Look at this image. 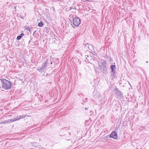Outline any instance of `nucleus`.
<instances>
[{
	"label": "nucleus",
	"instance_id": "nucleus-1",
	"mask_svg": "<svg viewBox=\"0 0 149 149\" xmlns=\"http://www.w3.org/2000/svg\"><path fill=\"white\" fill-rule=\"evenodd\" d=\"M0 80L2 84V88L7 90L11 88L12 83L11 82L4 79H0Z\"/></svg>",
	"mask_w": 149,
	"mask_h": 149
},
{
	"label": "nucleus",
	"instance_id": "nucleus-2",
	"mask_svg": "<svg viewBox=\"0 0 149 149\" xmlns=\"http://www.w3.org/2000/svg\"><path fill=\"white\" fill-rule=\"evenodd\" d=\"M81 21L79 17H75L73 19V24L75 26H78L80 24Z\"/></svg>",
	"mask_w": 149,
	"mask_h": 149
},
{
	"label": "nucleus",
	"instance_id": "nucleus-3",
	"mask_svg": "<svg viewBox=\"0 0 149 149\" xmlns=\"http://www.w3.org/2000/svg\"><path fill=\"white\" fill-rule=\"evenodd\" d=\"M100 70L105 75L108 74V70L107 69L106 66L102 67H99Z\"/></svg>",
	"mask_w": 149,
	"mask_h": 149
},
{
	"label": "nucleus",
	"instance_id": "nucleus-4",
	"mask_svg": "<svg viewBox=\"0 0 149 149\" xmlns=\"http://www.w3.org/2000/svg\"><path fill=\"white\" fill-rule=\"evenodd\" d=\"M109 136H110V138H113L114 139H117V133L115 131H113L110 134Z\"/></svg>",
	"mask_w": 149,
	"mask_h": 149
},
{
	"label": "nucleus",
	"instance_id": "nucleus-5",
	"mask_svg": "<svg viewBox=\"0 0 149 149\" xmlns=\"http://www.w3.org/2000/svg\"><path fill=\"white\" fill-rule=\"evenodd\" d=\"M99 64V67H102L106 66L107 63L106 61L104 60H102Z\"/></svg>",
	"mask_w": 149,
	"mask_h": 149
},
{
	"label": "nucleus",
	"instance_id": "nucleus-6",
	"mask_svg": "<svg viewBox=\"0 0 149 149\" xmlns=\"http://www.w3.org/2000/svg\"><path fill=\"white\" fill-rule=\"evenodd\" d=\"M46 69L43 66H42L41 67H38L37 69V70L39 72L42 73L44 72V70Z\"/></svg>",
	"mask_w": 149,
	"mask_h": 149
},
{
	"label": "nucleus",
	"instance_id": "nucleus-7",
	"mask_svg": "<svg viewBox=\"0 0 149 149\" xmlns=\"http://www.w3.org/2000/svg\"><path fill=\"white\" fill-rule=\"evenodd\" d=\"M114 91L117 95H118L119 96H121L122 95L120 91H119L117 88H116V89L114 90Z\"/></svg>",
	"mask_w": 149,
	"mask_h": 149
},
{
	"label": "nucleus",
	"instance_id": "nucleus-8",
	"mask_svg": "<svg viewBox=\"0 0 149 149\" xmlns=\"http://www.w3.org/2000/svg\"><path fill=\"white\" fill-rule=\"evenodd\" d=\"M111 76L110 77H112V79L115 78L116 76V74L115 73V71H113V72H111Z\"/></svg>",
	"mask_w": 149,
	"mask_h": 149
},
{
	"label": "nucleus",
	"instance_id": "nucleus-9",
	"mask_svg": "<svg viewBox=\"0 0 149 149\" xmlns=\"http://www.w3.org/2000/svg\"><path fill=\"white\" fill-rule=\"evenodd\" d=\"M116 65H111L110 66V68L111 70V72H113L116 71Z\"/></svg>",
	"mask_w": 149,
	"mask_h": 149
},
{
	"label": "nucleus",
	"instance_id": "nucleus-10",
	"mask_svg": "<svg viewBox=\"0 0 149 149\" xmlns=\"http://www.w3.org/2000/svg\"><path fill=\"white\" fill-rule=\"evenodd\" d=\"M24 34L23 33H21L20 35L18 36L17 37V40H20L23 36H24Z\"/></svg>",
	"mask_w": 149,
	"mask_h": 149
},
{
	"label": "nucleus",
	"instance_id": "nucleus-11",
	"mask_svg": "<svg viewBox=\"0 0 149 149\" xmlns=\"http://www.w3.org/2000/svg\"><path fill=\"white\" fill-rule=\"evenodd\" d=\"M26 116V115H21L19 116H17V118H16V119H17V120H18L21 119H22L24 118H25Z\"/></svg>",
	"mask_w": 149,
	"mask_h": 149
},
{
	"label": "nucleus",
	"instance_id": "nucleus-12",
	"mask_svg": "<svg viewBox=\"0 0 149 149\" xmlns=\"http://www.w3.org/2000/svg\"><path fill=\"white\" fill-rule=\"evenodd\" d=\"M88 44L87 43V44H85V46H87V45H88V47L89 48V49L91 51H92L91 48H93V46L91 45V44H89V45H88Z\"/></svg>",
	"mask_w": 149,
	"mask_h": 149
},
{
	"label": "nucleus",
	"instance_id": "nucleus-13",
	"mask_svg": "<svg viewBox=\"0 0 149 149\" xmlns=\"http://www.w3.org/2000/svg\"><path fill=\"white\" fill-rule=\"evenodd\" d=\"M17 120V119H16V118H14L13 119H11L8 120V122H12L14 121Z\"/></svg>",
	"mask_w": 149,
	"mask_h": 149
},
{
	"label": "nucleus",
	"instance_id": "nucleus-14",
	"mask_svg": "<svg viewBox=\"0 0 149 149\" xmlns=\"http://www.w3.org/2000/svg\"><path fill=\"white\" fill-rule=\"evenodd\" d=\"M49 31V29L48 27H45L44 29V31L46 32L47 33H48Z\"/></svg>",
	"mask_w": 149,
	"mask_h": 149
},
{
	"label": "nucleus",
	"instance_id": "nucleus-15",
	"mask_svg": "<svg viewBox=\"0 0 149 149\" xmlns=\"http://www.w3.org/2000/svg\"><path fill=\"white\" fill-rule=\"evenodd\" d=\"M51 59L47 58L45 62L48 65L49 64V63H50V62H51Z\"/></svg>",
	"mask_w": 149,
	"mask_h": 149
},
{
	"label": "nucleus",
	"instance_id": "nucleus-16",
	"mask_svg": "<svg viewBox=\"0 0 149 149\" xmlns=\"http://www.w3.org/2000/svg\"><path fill=\"white\" fill-rule=\"evenodd\" d=\"M38 25L40 27H42L43 25L42 22H40L38 23Z\"/></svg>",
	"mask_w": 149,
	"mask_h": 149
},
{
	"label": "nucleus",
	"instance_id": "nucleus-17",
	"mask_svg": "<svg viewBox=\"0 0 149 149\" xmlns=\"http://www.w3.org/2000/svg\"><path fill=\"white\" fill-rule=\"evenodd\" d=\"M26 29L29 31L30 32H31L33 30L32 29H31V27H29V26H27L26 27Z\"/></svg>",
	"mask_w": 149,
	"mask_h": 149
},
{
	"label": "nucleus",
	"instance_id": "nucleus-18",
	"mask_svg": "<svg viewBox=\"0 0 149 149\" xmlns=\"http://www.w3.org/2000/svg\"><path fill=\"white\" fill-rule=\"evenodd\" d=\"M47 64L45 62L44 63L42 64V66H43V67H45V68H47Z\"/></svg>",
	"mask_w": 149,
	"mask_h": 149
},
{
	"label": "nucleus",
	"instance_id": "nucleus-19",
	"mask_svg": "<svg viewBox=\"0 0 149 149\" xmlns=\"http://www.w3.org/2000/svg\"><path fill=\"white\" fill-rule=\"evenodd\" d=\"M8 120H4L3 121H1L0 123V124H4L6 123H8Z\"/></svg>",
	"mask_w": 149,
	"mask_h": 149
},
{
	"label": "nucleus",
	"instance_id": "nucleus-20",
	"mask_svg": "<svg viewBox=\"0 0 149 149\" xmlns=\"http://www.w3.org/2000/svg\"><path fill=\"white\" fill-rule=\"evenodd\" d=\"M110 135H107V136H106L105 137L106 138V139H109V138H110Z\"/></svg>",
	"mask_w": 149,
	"mask_h": 149
},
{
	"label": "nucleus",
	"instance_id": "nucleus-21",
	"mask_svg": "<svg viewBox=\"0 0 149 149\" xmlns=\"http://www.w3.org/2000/svg\"><path fill=\"white\" fill-rule=\"evenodd\" d=\"M92 53L94 55H97V54L95 51L94 52Z\"/></svg>",
	"mask_w": 149,
	"mask_h": 149
},
{
	"label": "nucleus",
	"instance_id": "nucleus-22",
	"mask_svg": "<svg viewBox=\"0 0 149 149\" xmlns=\"http://www.w3.org/2000/svg\"><path fill=\"white\" fill-rule=\"evenodd\" d=\"M36 31H37L36 30L34 31V32L33 33V35L35 34V33L36 32Z\"/></svg>",
	"mask_w": 149,
	"mask_h": 149
},
{
	"label": "nucleus",
	"instance_id": "nucleus-23",
	"mask_svg": "<svg viewBox=\"0 0 149 149\" xmlns=\"http://www.w3.org/2000/svg\"><path fill=\"white\" fill-rule=\"evenodd\" d=\"M86 110H88V107L87 108H84Z\"/></svg>",
	"mask_w": 149,
	"mask_h": 149
},
{
	"label": "nucleus",
	"instance_id": "nucleus-24",
	"mask_svg": "<svg viewBox=\"0 0 149 149\" xmlns=\"http://www.w3.org/2000/svg\"><path fill=\"white\" fill-rule=\"evenodd\" d=\"M56 60L57 61H59V59L58 58L56 59Z\"/></svg>",
	"mask_w": 149,
	"mask_h": 149
},
{
	"label": "nucleus",
	"instance_id": "nucleus-25",
	"mask_svg": "<svg viewBox=\"0 0 149 149\" xmlns=\"http://www.w3.org/2000/svg\"><path fill=\"white\" fill-rule=\"evenodd\" d=\"M50 63L51 64H52V61L51 60V62H50Z\"/></svg>",
	"mask_w": 149,
	"mask_h": 149
},
{
	"label": "nucleus",
	"instance_id": "nucleus-26",
	"mask_svg": "<svg viewBox=\"0 0 149 149\" xmlns=\"http://www.w3.org/2000/svg\"><path fill=\"white\" fill-rule=\"evenodd\" d=\"M19 17H20L21 18H22V17L21 16H20Z\"/></svg>",
	"mask_w": 149,
	"mask_h": 149
},
{
	"label": "nucleus",
	"instance_id": "nucleus-27",
	"mask_svg": "<svg viewBox=\"0 0 149 149\" xmlns=\"http://www.w3.org/2000/svg\"><path fill=\"white\" fill-rule=\"evenodd\" d=\"M33 60H31V62H32V63H33Z\"/></svg>",
	"mask_w": 149,
	"mask_h": 149
},
{
	"label": "nucleus",
	"instance_id": "nucleus-28",
	"mask_svg": "<svg viewBox=\"0 0 149 149\" xmlns=\"http://www.w3.org/2000/svg\"><path fill=\"white\" fill-rule=\"evenodd\" d=\"M110 60H111V59H112V58H111V57H110Z\"/></svg>",
	"mask_w": 149,
	"mask_h": 149
},
{
	"label": "nucleus",
	"instance_id": "nucleus-29",
	"mask_svg": "<svg viewBox=\"0 0 149 149\" xmlns=\"http://www.w3.org/2000/svg\"><path fill=\"white\" fill-rule=\"evenodd\" d=\"M86 56H87V57H88V55H86Z\"/></svg>",
	"mask_w": 149,
	"mask_h": 149
},
{
	"label": "nucleus",
	"instance_id": "nucleus-30",
	"mask_svg": "<svg viewBox=\"0 0 149 149\" xmlns=\"http://www.w3.org/2000/svg\"><path fill=\"white\" fill-rule=\"evenodd\" d=\"M86 56H87V57H88V55H86Z\"/></svg>",
	"mask_w": 149,
	"mask_h": 149
},
{
	"label": "nucleus",
	"instance_id": "nucleus-31",
	"mask_svg": "<svg viewBox=\"0 0 149 149\" xmlns=\"http://www.w3.org/2000/svg\"><path fill=\"white\" fill-rule=\"evenodd\" d=\"M31 40H30L29 42V44Z\"/></svg>",
	"mask_w": 149,
	"mask_h": 149
},
{
	"label": "nucleus",
	"instance_id": "nucleus-32",
	"mask_svg": "<svg viewBox=\"0 0 149 149\" xmlns=\"http://www.w3.org/2000/svg\"><path fill=\"white\" fill-rule=\"evenodd\" d=\"M14 9H15L16 8V7H14Z\"/></svg>",
	"mask_w": 149,
	"mask_h": 149
},
{
	"label": "nucleus",
	"instance_id": "nucleus-33",
	"mask_svg": "<svg viewBox=\"0 0 149 149\" xmlns=\"http://www.w3.org/2000/svg\"><path fill=\"white\" fill-rule=\"evenodd\" d=\"M53 8V10L54 11V10H55V8Z\"/></svg>",
	"mask_w": 149,
	"mask_h": 149
},
{
	"label": "nucleus",
	"instance_id": "nucleus-34",
	"mask_svg": "<svg viewBox=\"0 0 149 149\" xmlns=\"http://www.w3.org/2000/svg\"><path fill=\"white\" fill-rule=\"evenodd\" d=\"M70 9H71V8H71V7H70Z\"/></svg>",
	"mask_w": 149,
	"mask_h": 149
},
{
	"label": "nucleus",
	"instance_id": "nucleus-35",
	"mask_svg": "<svg viewBox=\"0 0 149 149\" xmlns=\"http://www.w3.org/2000/svg\"><path fill=\"white\" fill-rule=\"evenodd\" d=\"M70 9H71V8H71V7H70Z\"/></svg>",
	"mask_w": 149,
	"mask_h": 149
},
{
	"label": "nucleus",
	"instance_id": "nucleus-36",
	"mask_svg": "<svg viewBox=\"0 0 149 149\" xmlns=\"http://www.w3.org/2000/svg\"><path fill=\"white\" fill-rule=\"evenodd\" d=\"M86 99L87 100V98H86Z\"/></svg>",
	"mask_w": 149,
	"mask_h": 149
},
{
	"label": "nucleus",
	"instance_id": "nucleus-37",
	"mask_svg": "<svg viewBox=\"0 0 149 149\" xmlns=\"http://www.w3.org/2000/svg\"><path fill=\"white\" fill-rule=\"evenodd\" d=\"M13 13H14V11H13Z\"/></svg>",
	"mask_w": 149,
	"mask_h": 149
}]
</instances>
